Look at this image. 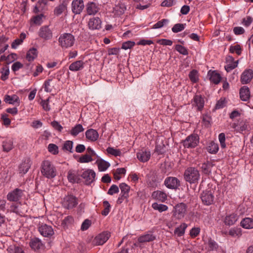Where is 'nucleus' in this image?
<instances>
[{
    "label": "nucleus",
    "mask_w": 253,
    "mask_h": 253,
    "mask_svg": "<svg viewBox=\"0 0 253 253\" xmlns=\"http://www.w3.org/2000/svg\"><path fill=\"white\" fill-rule=\"evenodd\" d=\"M187 211V206L184 203H180L174 207L173 216L178 219L184 217Z\"/></svg>",
    "instance_id": "nucleus-6"
},
{
    "label": "nucleus",
    "mask_w": 253,
    "mask_h": 253,
    "mask_svg": "<svg viewBox=\"0 0 253 253\" xmlns=\"http://www.w3.org/2000/svg\"><path fill=\"white\" fill-rule=\"evenodd\" d=\"M74 218L72 216H67L62 222V224L64 226H67L71 224L74 222Z\"/></svg>",
    "instance_id": "nucleus-57"
},
{
    "label": "nucleus",
    "mask_w": 253,
    "mask_h": 253,
    "mask_svg": "<svg viewBox=\"0 0 253 253\" xmlns=\"http://www.w3.org/2000/svg\"><path fill=\"white\" fill-rule=\"evenodd\" d=\"M229 51L231 53L236 52L238 55L241 54V48L240 45H231L230 47Z\"/></svg>",
    "instance_id": "nucleus-49"
},
{
    "label": "nucleus",
    "mask_w": 253,
    "mask_h": 253,
    "mask_svg": "<svg viewBox=\"0 0 253 253\" xmlns=\"http://www.w3.org/2000/svg\"><path fill=\"white\" fill-rule=\"evenodd\" d=\"M218 139L220 143L221 147L224 148L226 147L225 144V135L224 133H221L219 134Z\"/></svg>",
    "instance_id": "nucleus-61"
},
{
    "label": "nucleus",
    "mask_w": 253,
    "mask_h": 253,
    "mask_svg": "<svg viewBox=\"0 0 253 253\" xmlns=\"http://www.w3.org/2000/svg\"><path fill=\"white\" fill-rule=\"evenodd\" d=\"M85 136L88 140L94 142L98 138L99 134L96 130L89 129L85 132Z\"/></svg>",
    "instance_id": "nucleus-22"
},
{
    "label": "nucleus",
    "mask_w": 253,
    "mask_h": 253,
    "mask_svg": "<svg viewBox=\"0 0 253 253\" xmlns=\"http://www.w3.org/2000/svg\"><path fill=\"white\" fill-rule=\"evenodd\" d=\"M96 164L97 165L98 170L100 171H105L110 166L109 162L101 159H98L96 161Z\"/></svg>",
    "instance_id": "nucleus-30"
},
{
    "label": "nucleus",
    "mask_w": 253,
    "mask_h": 253,
    "mask_svg": "<svg viewBox=\"0 0 253 253\" xmlns=\"http://www.w3.org/2000/svg\"><path fill=\"white\" fill-rule=\"evenodd\" d=\"M1 80H2V81L6 80L8 78L9 74V70L8 67L7 66L3 67L2 68V71H1Z\"/></svg>",
    "instance_id": "nucleus-48"
},
{
    "label": "nucleus",
    "mask_w": 253,
    "mask_h": 253,
    "mask_svg": "<svg viewBox=\"0 0 253 253\" xmlns=\"http://www.w3.org/2000/svg\"><path fill=\"white\" fill-rule=\"evenodd\" d=\"M67 177L69 181L72 183H79L81 180L78 171L74 170H70L68 171Z\"/></svg>",
    "instance_id": "nucleus-19"
},
{
    "label": "nucleus",
    "mask_w": 253,
    "mask_h": 253,
    "mask_svg": "<svg viewBox=\"0 0 253 253\" xmlns=\"http://www.w3.org/2000/svg\"><path fill=\"white\" fill-rule=\"evenodd\" d=\"M93 161L91 156L88 154H85L81 157L79 159V162L81 163H86L90 162Z\"/></svg>",
    "instance_id": "nucleus-50"
},
{
    "label": "nucleus",
    "mask_w": 253,
    "mask_h": 253,
    "mask_svg": "<svg viewBox=\"0 0 253 253\" xmlns=\"http://www.w3.org/2000/svg\"><path fill=\"white\" fill-rule=\"evenodd\" d=\"M253 78V71L252 69L245 70L241 77V81L243 84L250 82Z\"/></svg>",
    "instance_id": "nucleus-15"
},
{
    "label": "nucleus",
    "mask_w": 253,
    "mask_h": 253,
    "mask_svg": "<svg viewBox=\"0 0 253 253\" xmlns=\"http://www.w3.org/2000/svg\"><path fill=\"white\" fill-rule=\"evenodd\" d=\"M238 219V216L235 214H231L227 216L224 220L225 224L231 225L234 224Z\"/></svg>",
    "instance_id": "nucleus-34"
},
{
    "label": "nucleus",
    "mask_w": 253,
    "mask_h": 253,
    "mask_svg": "<svg viewBox=\"0 0 253 253\" xmlns=\"http://www.w3.org/2000/svg\"><path fill=\"white\" fill-rule=\"evenodd\" d=\"M51 80L49 79L44 82V91L47 92H50L52 90V88L51 87L50 82H51Z\"/></svg>",
    "instance_id": "nucleus-62"
},
{
    "label": "nucleus",
    "mask_w": 253,
    "mask_h": 253,
    "mask_svg": "<svg viewBox=\"0 0 253 253\" xmlns=\"http://www.w3.org/2000/svg\"><path fill=\"white\" fill-rule=\"evenodd\" d=\"M201 199L203 203L205 205H211L214 201V196L212 192L210 191H203L201 195Z\"/></svg>",
    "instance_id": "nucleus-10"
},
{
    "label": "nucleus",
    "mask_w": 253,
    "mask_h": 253,
    "mask_svg": "<svg viewBox=\"0 0 253 253\" xmlns=\"http://www.w3.org/2000/svg\"><path fill=\"white\" fill-rule=\"evenodd\" d=\"M38 55V51L36 48H32L30 49L27 53L26 59L29 61H33Z\"/></svg>",
    "instance_id": "nucleus-33"
},
{
    "label": "nucleus",
    "mask_w": 253,
    "mask_h": 253,
    "mask_svg": "<svg viewBox=\"0 0 253 253\" xmlns=\"http://www.w3.org/2000/svg\"><path fill=\"white\" fill-rule=\"evenodd\" d=\"M184 177L186 181L190 183H194L198 180L200 177V173L196 169L190 167L185 170Z\"/></svg>",
    "instance_id": "nucleus-3"
},
{
    "label": "nucleus",
    "mask_w": 253,
    "mask_h": 253,
    "mask_svg": "<svg viewBox=\"0 0 253 253\" xmlns=\"http://www.w3.org/2000/svg\"><path fill=\"white\" fill-rule=\"evenodd\" d=\"M86 13L88 15H94L99 10V7L96 3L93 2H89L86 5Z\"/></svg>",
    "instance_id": "nucleus-20"
},
{
    "label": "nucleus",
    "mask_w": 253,
    "mask_h": 253,
    "mask_svg": "<svg viewBox=\"0 0 253 253\" xmlns=\"http://www.w3.org/2000/svg\"><path fill=\"white\" fill-rule=\"evenodd\" d=\"M152 207L155 210L158 211L159 212H162L168 210V207L167 205L154 203L152 205Z\"/></svg>",
    "instance_id": "nucleus-40"
},
{
    "label": "nucleus",
    "mask_w": 253,
    "mask_h": 253,
    "mask_svg": "<svg viewBox=\"0 0 253 253\" xmlns=\"http://www.w3.org/2000/svg\"><path fill=\"white\" fill-rule=\"evenodd\" d=\"M43 17V14H41L40 15L33 16L31 20L34 24L40 25L42 22V18Z\"/></svg>",
    "instance_id": "nucleus-44"
},
{
    "label": "nucleus",
    "mask_w": 253,
    "mask_h": 253,
    "mask_svg": "<svg viewBox=\"0 0 253 253\" xmlns=\"http://www.w3.org/2000/svg\"><path fill=\"white\" fill-rule=\"evenodd\" d=\"M238 64V61H236L235 62L233 63H229L225 66V69L227 72H229L237 67Z\"/></svg>",
    "instance_id": "nucleus-56"
},
{
    "label": "nucleus",
    "mask_w": 253,
    "mask_h": 253,
    "mask_svg": "<svg viewBox=\"0 0 253 253\" xmlns=\"http://www.w3.org/2000/svg\"><path fill=\"white\" fill-rule=\"evenodd\" d=\"M24 191L19 188H16L9 192L6 196L7 199L11 202H17L23 197Z\"/></svg>",
    "instance_id": "nucleus-7"
},
{
    "label": "nucleus",
    "mask_w": 253,
    "mask_h": 253,
    "mask_svg": "<svg viewBox=\"0 0 253 253\" xmlns=\"http://www.w3.org/2000/svg\"><path fill=\"white\" fill-rule=\"evenodd\" d=\"M151 153L150 151H141L137 153V158L142 162L148 161L150 158Z\"/></svg>",
    "instance_id": "nucleus-29"
},
{
    "label": "nucleus",
    "mask_w": 253,
    "mask_h": 253,
    "mask_svg": "<svg viewBox=\"0 0 253 253\" xmlns=\"http://www.w3.org/2000/svg\"><path fill=\"white\" fill-rule=\"evenodd\" d=\"M38 35L44 40H49L52 38V32L48 26H43L40 28Z\"/></svg>",
    "instance_id": "nucleus-9"
},
{
    "label": "nucleus",
    "mask_w": 253,
    "mask_h": 253,
    "mask_svg": "<svg viewBox=\"0 0 253 253\" xmlns=\"http://www.w3.org/2000/svg\"><path fill=\"white\" fill-rule=\"evenodd\" d=\"M199 142V137L196 134H192L187 136L183 141V145L186 148H194L196 147Z\"/></svg>",
    "instance_id": "nucleus-5"
},
{
    "label": "nucleus",
    "mask_w": 253,
    "mask_h": 253,
    "mask_svg": "<svg viewBox=\"0 0 253 253\" xmlns=\"http://www.w3.org/2000/svg\"><path fill=\"white\" fill-rule=\"evenodd\" d=\"M84 128L81 124L76 125L70 130V133L73 136H77L79 133L83 132Z\"/></svg>",
    "instance_id": "nucleus-39"
},
{
    "label": "nucleus",
    "mask_w": 253,
    "mask_h": 253,
    "mask_svg": "<svg viewBox=\"0 0 253 253\" xmlns=\"http://www.w3.org/2000/svg\"><path fill=\"white\" fill-rule=\"evenodd\" d=\"M240 96L242 100L247 101L250 97V92L249 88L244 86L240 89Z\"/></svg>",
    "instance_id": "nucleus-27"
},
{
    "label": "nucleus",
    "mask_w": 253,
    "mask_h": 253,
    "mask_svg": "<svg viewBox=\"0 0 253 253\" xmlns=\"http://www.w3.org/2000/svg\"><path fill=\"white\" fill-rule=\"evenodd\" d=\"M103 205L105 207L103 211H102L101 214L103 215L106 216L110 212V209L111 206L107 201H104L103 202Z\"/></svg>",
    "instance_id": "nucleus-54"
},
{
    "label": "nucleus",
    "mask_w": 253,
    "mask_h": 253,
    "mask_svg": "<svg viewBox=\"0 0 253 253\" xmlns=\"http://www.w3.org/2000/svg\"><path fill=\"white\" fill-rule=\"evenodd\" d=\"M213 166V164L212 163L207 161L206 163L202 164L201 168L204 173L209 174L211 172V169Z\"/></svg>",
    "instance_id": "nucleus-37"
},
{
    "label": "nucleus",
    "mask_w": 253,
    "mask_h": 253,
    "mask_svg": "<svg viewBox=\"0 0 253 253\" xmlns=\"http://www.w3.org/2000/svg\"><path fill=\"white\" fill-rule=\"evenodd\" d=\"M164 183L167 188L171 189H176L180 186L179 180L174 177L166 178Z\"/></svg>",
    "instance_id": "nucleus-12"
},
{
    "label": "nucleus",
    "mask_w": 253,
    "mask_h": 253,
    "mask_svg": "<svg viewBox=\"0 0 253 253\" xmlns=\"http://www.w3.org/2000/svg\"><path fill=\"white\" fill-rule=\"evenodd\" d=\"M208 76L210 77V81L215 84H219L221 79L220 75L215 71H209Z\"/></svg>",
    "instance_id": "nucleus-21"
},
{
    "label": "nucleus",
    "mask_w": 253,
    "mask_h": 253,
    "mask_svg": "<svg viewBox=\"0 0 253 253\" xmlns=\"http://www.w3.org/2000/svg\"><path fill=\"white\" fill-rule=\"evenodd\" d=\"M101 21L98 17H93L89 20L88 28L90 30H98L101 28Z\"/></svg>",
    "instance_id": "nucleus-16"
},
{
    "label": "nucleus",
    "mask_w": 253,
    "mask_h": 253,
    "mask_svg": "<svg viewBox=\"0 0 253 253\" xmlns=\"http://www.w3.org/2000/svg\"><path fill=\"white\" fill-rule=\"evenodd\" d=\"M121 189V195H123L124 197H128V192L130 190V187L125 183H121L119 185Z\"/></svg>",
    "instance_id": "nucleus-35"
},
{
    "label": "nucleus",
    "mask_w": 253,
    "mask_h": 253,
    "mask_svg": "<svg viewBox=\"0 0 253 253\" xmlns=\"http://www.w3.org/2000/svg\"><path fill=\"white\" fill-rule=\"evenodd\" d=\"M208 244L209 250L210 251L215 250L218 248L217 243L211 239L209 240Z\"/></svg>",
    "instance_id": "nucleus-55"
},
{
    "label": "nucleus",
    "mask_w": 253,
    "mask_h": 253,
    "mask_svg": "<svg viewBox=\"0 0 253 253\" xmlns=\"http://www.w3.org/2000/svg\"><path fill=\"white\" fill-rule=\"evenodd\" d=\"M84 7L83 0H73L72 2V10L75 14H80Z\"/></svg>",
    "instance_id": "nucleus-13"
},
{
    "label": "nucleus",
    "mask_w": 253,
    "mask_h": 253,
    "mask_svg": "<svg viewBox=\"0 0 253 253\" xmlns=\"http://www.w3.org/2000/svg\"><path fill=\"white\" fill-rule=\"evenodd\" d=\"M41 171L42 175L48 179L53 178L56 175L57 171L55 167L48 160H44L42 162Z\"/></svg>",
    "instance_id": "nucleus-1"
},
{
    "label": "nucleus",
    "mask_w": 253,
    "mask_h": 253,
    "mask_svg": "<svg viewBox=\"0 0 253 253\" xmlns=\"http://www.w3.org/2000/svg\"><path fill=\"white\" fill-rule=\"evenodd\" d=\"M175 49L182 55H186L188 54L187 49L184 46L180 44H176L175 45Z\"/></svg>",
    "instance_id": "nucleus-47"
},
{
    "label": "nucleus",
    "mask_w": 253,
    "mask_h": 253,
    "mask_svg": "<svg viewBox=\"0 0 253 253\" xmlns=\"http://www.w3.org/2000/svg\"><path fill=\"white\" fill-rule=\"evenodd\" d=\"M169 22V20L166 19H162L161 21H159L156 24H155L153 28L154 29H159L163 27L165 25L167 24Z\"/></svg>",
    "instance_id": "nucleus-52"
},
{
    "label": "nucleus",
    "mask_w": 253,
    "mask_h": 253,
    "mask_svg": "<svg viewBox=\"0 0 253 253\" xmlns=\"http://www.w3.org/2000/svg\"><path fill=\"white\" fill-rule=\"evenodd\" d=\"M110 233L108 232H103L97 235L93 240V244L96 246L103 245L109 239Z\"/></svg>",
    "instance_id": "nucleus-11"
},
{
    "label": "nucleus",
    "mask_w": 253,
    "mask_h": 253,
    "mask_svg": "<svg viewBox=\"0 0 253 253\" xmlns=\"http://www.w3.org/2000/svg\"><path fill=\"white\" fill-rule=\"evenodd\" d=\"M152 197L156 200L160 202H165L167 199V194L164 192L161 191H156L153 192Z\"/></svg>",
    "instance_id": "nucleus-25"
},
{
    "label": "nucleus",
    "mask_w": 253,
    "mask_h": 253,
    "mask_svg": "<svg viewBox=\"0 0 253 253\" xmlns=\"http://www.w3.org/2000/svg\"><path fill=\"white\" fill-rule=\"evenodd\" d=\"M48 101V99L46 100H42L41 103V104L42 107V108L46 111H49L50 109Z\"/></svg>",
    "instance_id": "nucleus-63"
},
{
    "label": "nucleus",
    "mask_w": 253,
    "mask_h": 253,
    "mask_svg": "<svg viewBox=\"0 0 253 253\" xmlns=\"http://www.w3.org/2000/svg\"><path fill=\"white\" fill-rule=\"evenodd\" d=\"M126 10V7L125 4L119 2L113 8V13L114 15L118 16L122 15Z\"/></svg>",
    "instance_id": "nucleus-26"
},
{
    "label": "nucleus",
    "mask_w": 253,
    "mask_h": 253,
    "mask_svg": "<svg viewBox=\"0 0 253 253\" xmlns=\"http://www.w3.org/2000/svg\"><path fill=\"white\" fill-rule=\"evenodd\" d=\"M31 166V161L29 158H26L20 164L19 169V172L25 174L28 172Z\"/></svg>",
    "instance_id": "nucleus-17"
},
{
    "label": "nucleus",
    "mask_w": 253,
    "mask_h": 253,
    "mask_svg": "<svg viewBox=\"0 0 253 253\" xmlns=\"http://www.w3.org/2000/svg\"><path fill=\"white\" fill-rule=\"evenodd\" d=\"M218 150V144L214 142H211L209 146L208 147V151L209 153L211 154H215L217 152Z\"/></svg>",
    "instance_id": "nucleus-43"
},
{
    "label": "nucleus",
    "mask_w": 253,
    "mask_h": 253,
    "mask_svg": "<svg viewBox=\"0 0 253 253\" xmlns=\"http://www.w3.org/2000/svg\"><path fill=\"white\" fill-rule=\"evenodd\" d=\"M48 150L49 152L53 155H56L58 153V146L54 144H49L48 146Z\"/></svg>",
    "instance_id": "nucleus-53"
},
{
    "label": "nucleus",
    "mask_w": 253,
    "mask_h": 253,
    "mask_svg": "<svg viewBox=\"0 0 253 253\" xmlns=\"http://www.w3.org/2000/svg\"><path fill=\"white\" fill-rule=\"evenodd\" d=\"M84 66V62L82 60H78L71 63L69 67V69L71 71L76 72L83 69Z\"/></svg>",
    "instance_id": "nucleus-24"
},
{
    "label": "nucleus",
    "mask_w": 253,
    "mask_h": 253,
    "mask_svg": "<svg viewBox=\"0 0 253 253\" xmlns=\"http://www.w3.org/2000/svg\"><path fill=\"white\" fill-rule=\"evenodd\" d=\"M7 251L8 253H24L21 247L15 245L10 246Z\"/></svg>",
    "instance_id": "nucleus-41"
},
{
    "label": "nucleus",
    "mask_w": 253,
    "mask_h": 253,
    "mask_svg": "<svg viewBox=\"0 0 253 253\" xmlns=\"http://www.w3.org/2000/svg\"><path fill=\"white\" fill-rule=\"evenodd\" d=\"M187 227V225L186 223H182L179 227L175 228L174 231V234L177 235L178 237L183 236Z\"/></svg>",
    "instance_id": "nucleus-36"
},
{
    "label": "nucleus",
    "mask_w": 253,
    "mask_h": 253,
    "mask_svg": "<svg viewBox=\"0 0 253 253\" xmlns=\"http://www.w3.org/2000/svg\"><path fill=\"white\" fill-rule=\"evenodd\" d=\"M119 191V187L116 185L113 184L109 189L107 194L110 195H113L115 193H118Z\"/></svg>",
    "instance_id": "nucleus-58"
},
{
    "label": "nucleus",
    "mask_w": 253,
    "mask_h": 253,
    "mask_svg": "<svg viewBox=\"0 0 253 253\" xmlns=\"http://www.w3.org/2000/svg\"><path fill=\"white\" fill-rule=\"evenodd\" d=\"M185 25V24L181 23L176 24L172 28L171 30L175 33L181 32L184 29Z\"/></svg>",
    "instance_id": "nucleus-46"
},
{
    "label": "nucleus",
    "mask_w": 253,
    "mask_h": 253,
    "mask_svg": "<svg viewBox=\"0 0 253 253\" xmlns=\"http://www.w3.org/2000/svg\"><path fill=\"white\" fill-rule=\"evenodd\" d=\"M3 150L9 152L13 148V141L10 139H6L2 142Z\"/></svg>",
    "instance_id": "nucleus-38"
},
{
    "label": "nucleus",
    "mask_w": 253,
    "mask_h": 253,
    "mask_svg": "<svg viewBox=\"0 0 253 253\" xmlns=\"http://www.w3.org/2000/svg\"><path fill=\"white\" fill-rule=\"evenodd\" d=\"M135 45V42L132 41H128L123 43L122 48L124 49H130Z\"/></svg>",
    "instance_id": "nucleus-59"
},
{
    "label": "nucleus",
    "mask_w": 253,
    "mask_h": 253,
    "mask_svg": "<svg viewBox=\"0 0 253 253\" xmlns=\"http://www.w3.org/2000/svg\"><path fill=\"white\" fill-rule=\"evenodd\" d=\"M106 151L108 153L114 156H119L121 154V152L119 149H116L113 147L107 148Z\"/></svg>",
    "instance_id": "nucleus-51"
},
{
    "label": "nucleus",
    "mask_w": 253,
    "mask_h": 253,
    "mask_svg": "<svg viewBox=\"0 0 253 253\" xmlns=\"http://www.w3.org/2000/svg\"><path fill=\"white\" fill-rule=\"evenodd\" d=\"M66 9V4L64 3H62L55 8L54 10V14L57 15H59Z\"/></svg>",
    "instance_id": "nucleus-42"
},
{
    "label": "nucleus",
    "mask_w": 253,
    "mask_h": 253,
    "mask_svg": "<svg viewBox=\"0 0 253 253\" xmlns=\"http://www.w3.org/2000/svg\"><path fill=\"white\" fill-rule=\"evenodd\" d=\"M81 176L84 180L85 184L89 185L94 181L96 174L94 170L88 169L84 170Z\"/></svg>",
    "instance_id": "nucleus-8"
},
{
    "label": "nucleus",
    "mask_w": 253,
    "mask_h": 253,
    "mask_svg": "<svg viewBox=\"0 0 253 253\" xmlns=\"http://www.w3.org/2000/svg\"><path fill=\"white\" fill-rule=\"evenodd\" d=\"M30 246L32 249L37 250L42 248L43 244L39 239L35 238L31 239L30 242Z\"/></svg>",
    "instance_id": "nucleus-32"
},
{
    "label": "nucleus",
    "mask_w": 253,
    "mask_h": 253,
    "mask_svg": "<svg viewBox=\"0 0 253 253\" xmlns=\"http://www.w3.org/2000/svg\"><path fill=\"white\" fill-rule=\"evenodd\" d=\"M73 142L71 141H66L63 145V149L70 152H72L71 150L73 148Z\"/></svg>",
    "instance_id": "nucleus-60"
},
{
    "label": "nucleus",
    "mask_w": 253,
    "mask_h": 253,
    "mask_svg": "<svg viewBox=\"0 0 253 253\" xmlns=\"http://www.w3.org/2000/svg\"><path fill=\"white\" fill-rule=\"evenodd\" d=\"M241 225L246 229L253 228V219L250 217L244 218L241 222Z\"/></svg>",
    "instance_id": "nucleus-31"
},
{
    "label": "nucleus",
    "mask_w": 253,
    "mask_h": 253,
    "mask_svg": "<svg viewBox=\"0 0 253 253\" xmlns=\"http://www.w3.org/2000/svg\"><path fill=\"white\" fill-rule=\"evenodd\" d=\"M91 225V221L89 219H85L82 223L81 230L83 231L87 230Z\"/></svg>",
    "instance_id": "nucleus-64"
},
{
    "label": "nucleus",
    "mask_w": 253,
    "mask_h": 253,
    "mask_svg": "<svg viewBox=\"0 0 253 253\" xmlns=\"http://www.w3.org/2000/svg\"><path fill=\"white\" fill-rule=\"evenodd\" d=\"M78 204V199L74 196L68 195L64 197L62 201V206L68 210L72 209Z\"/></svg>",
    "instance_id": "nucleus-4"
},
{
    "label": "nucleus",
    "mask_w": 253,
    "mask_h": 253,
    "mask_svg": "<svg viewBox=\"0 0 253 253\" xmlns=\"http://www.w3.org/2000/svg\"><path fill=\"white\" fill-rule=\"evenodd\" d=\"M193 106L197 107L198 110H201L204 106L203 98L201 95H195L193 98Z\"/></svg>",
    "instance_id": "nucleus-23"
},
{
    "label": "nucleus",
    "mask_w": 253,
    "mask_h": 253,
    "mask_svg": "<svg viewBox=\"0 0 253 253\" xmlns=\"http://www.w3.org/2000/svg\"><path fill=\"white\" fill-rule=\"evenodd\" d=\"M39 231L41 234L44 237H50L53 234V230L51 226L42 224L39 227Z\"/></svg>",
    "instance_id": "nucleus-14"
},
{
    "label": "nucleus",
    "mask_w": 253,
    "mask_h": 253,
    "mask_svg": "<svg viewBox=\"0 0 253 253\" xmlns=\"http://www.w3.org/2000/svg\"><path fill=\"white\" fill-rule=\"evenodd\" d=\"M75 37L70 33H64L61 34L59 39V45L62 48H68L73 45L75 42Z\"/></svg>",
    "instance_id": "nucleus-2"
},
{
    "label": "nucleus",
    "mask_w": 253,
    "mask_h": 253,
    "mask_svg": "<svg viewBox=\"0 0 253 253\" xmlns=\"http://www.w3.org/2000/svg\"><path fill=\"white\" fill-rule=\"evenodd\" d=\"M156 237L151 232L148 231L146 234L142 235L138 237V241L141 243L149 242L155 240Z\"/></svg>",
    "instance_id": "nucleus-18"
},
{
    "label": "nucleus",
    "mask_w": 253,
    "mask_h": 253,
    "mask_svg": "<svg viewBox=\"0 0 253 253\" xmlns=\"http://www.w3.org/2000/svg\"><path fill=\"white\" fill-rule=\"evenodd\" d=\"M189 78L193 83L197 82L199 80L198 71L196 70H193L191 71L189 73Z\"/></svg>",
    "instance_id": "nucleus-45"
},
{
    "label": "nucleus",
    "mask_w": 253,
    "mask_h": 253,
    "mask_svg": "<svg viewBox=\"0 0 253 253\" xmlns=\"http://www.w3.org/2000/svg\"><path fill=\"white\" fill-rule=\"evenodd\" d=\"M4 101L10 104H15L17 103L18 105L20 104V100L19 97L16 95H5L4 96Z\"/></svg>",
    "instance_id": "nucleus-28"
}]
</instances>
